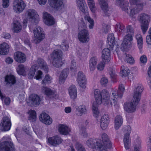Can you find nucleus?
I'll return each instance as SVG.
<instances>
[{
	"instance_id": "nucleus-1",
	"label": "nucleus",
	"mask_w": 151,
	"mask_h": 151,
	"mask_svg": "<svg viewBox=\"0 0 151 151\" xmlns=\"http://www.w3.org/2000/svg\"><path fill=\"white\" fill-rule=\"evenodd\" d=\"M94 96L96 102L93 104L92 110L93 116L97 118L99 114L98 107V105L102 103L104 105H108L109 102L110 95L109 92L106 89L102 90L101 92L99 89H96L94 91Z\"/></svg>"
},
{
	"instance_id": "nucleus-2",
	"label": "nucleus",
	"mask_w": 151,
	"mask_h": 151,
	"mask_svg": "<svg viewBox=\"0 0 151 151\" xmlns=\"http://www.w3.org/2000/svg\"><path fill=\"white\" fill-rule=\"evenodd\" d=\"M102 140L98 139L90 138L86 141L87 145L90 148L101 151H108L107 149H110L112 144L107 135L103 133L101 135Z\"/></svg>"
},
{
	"instance_id": "nucleus-3",
	"label": "nucleus",
	"mask_w": 151,
	"mask_h": 151,
	"mask_svg": "<svg viewBox=\"0 0 151 151\" xmlns=\"http://www.w3.org/2000/svg\"><path fill=\"white\" fill-rule=\"evenodd\" d=\"M143 90V87L138 86L134 91V94L132 101L130 102L124 103V108L127 112L131 113L134 112L136 106L139 104L141 98V94Z\"/></svg>"
},
{
	"instance_id": "nucleus-4",
	"label": "nucleus",
	"mask_w": 151,
	"mask_h": 151,
	"mask_svg": "<svg viewBox=\"0 0 151 151\" xmlns=\"http://www.w3.org/2000/svg\"><path fill=\"white\" fill-rule=\"evenodd\" d=\"M101 9L104 12V14L106 16H109L110 14L108 13L109 11L108 0H98ZM116 5L121 7L122 10L127 12L128 13V6L129 3L128 1H124V0H116Z\"/></svg>"
},
{
	"instance_id": "nucleus-5",
	"label": "nucleus",
	"mask_w": 151,
	"mask_h": 151,
	"mask_svg": "<svg viewBox=\"0 0 151 151\" xmlns=\"http://www.w3.org/2000/svg\"><path fill=\"white\" fill-rule=\"evenodd\" d=\"M126 32L127 34L125 36L121 45V49L123 51H127L130 48L132 45L134 31L132 26L128 25L126 27Z\"/></svg>"
},
{
	"instance_id": "nucleus-6",
	"label": "nucleus",
	"mask_w": 151,
	"mask_h": 151,
	"mask_svg": "<svg viewBox=\"0 0 151 151\" xmlns=\"http://www.w3.org/2000/svg\"><path fill=\"white\" fill-rule=\"evenodd\" d=\"M115 42V38L113 33L108 34L107 38V46L102 51V58L104 60L109 61L110 59V51L113 50Z\"/></svg>"
},
{
	"instance_id": "nucleus-7",
	"label": "nucleus",
	"mask_w": 151,
	"mask_h": 151,
	"mask_svg": "<svg viewBox=\"0 0 151 151\" xmlns=\"http://www.w3.org/2000/svg\"><path fill=\"white\" fill-rule=\"evenodd\" d=\"M63 52L60 50H55L50 54V61L53 66L59 68L62 66L64 63L62 61Z\"/></svg>"
},
{
	"instance_id": "nucleus-8",
	"label": "nucleus",
	"mask_w": 151,
	"mask_h": 151,
	"mask_svg": "<svg viewBox=\"0 0 151 151\" xmlns=\"http://www.w3.org/2000/svg\"><path fill=\"white\" fill-rule=\"evenodd\" d=\"M124 90V86L123 84H121L119 86L118 90L113 89L111 91V96L113 97V98H111L110 100V104L111 106H119L118 104H117V99L122 98Z\"/></svg>"
},
{
	"instance_id": "nucleus-9",
	"label": "nucleus",
	"mask_w": 151,
	"mask_h": 151,
	"mask_svg": "<svg viewBox=\"0 0 151 151\" xmlns=\"http://www.w3.org/2000/svg\"><path fill=\"white\" fill-rule=\"evenodd\" d=\"M150 17L149 15L145 13L140 14L138 17V19L141 23V28L143 33H145L149 26V20Z\"/></svg>"
},
{
	"instance_id": "nucleus-10",
	"label": "nucleus",
	"mask_w": 151,
	"mask_h": 151,
	"mask_svg": "<svg viewBox=\"0 0 151 151\" xmlns=\"http://www.w3.org/2000/svg\"><path fill=\"white\" fill-rule=\"evenodd\" d=\"M124 134L123 141L124 147L126 150L129 149L131 144V140L129 139L130 134L131 132V129L129 125L125 126L122 129Z\"/></svg>"
},
{
	"instance_id": "nucleus-11",
	"label": "nucleus",
	"mask_w": 151,
	"mask_h": 151,
	"mask_svg": "<svg viewBox=\"0 0 151 151\" xmlns=\"http://www.w3.org/2000/svg\"><path fill=\"white\" fill-rule=\"evenodd\" d=\"M34 35L35 39L34 41L36 44L39 43L45 37L44 31L41 27L36 26L33 30Z\"/></svg>"
},
{
	"instance_id": "nucleus-12",
	"label": "nucleus",
	"mask_w": 151,
	"mask_h": 151,
	"mask_svg": "<svg viewBox=\"0 0 151 151\" xmlns=\"http://www.w3.org/2000/svg\"><path fill=\"white\" fill-rule=\"evenodd\" d=\"M13 9L17 13L22 12L25 9L26 4L22 0H14L13 2Z\"/></svg>"
},
{
	"instance_id": "nucleus-13",
	"label": "nucleus",
	"mask_w": 151,
	"mask_h": 151,
	"mask_svg": "<svg viewBox=\"0 0 151 151\" xmlns=\"http://www.w3.org/2000/svg\"><path fill=\"white\" fill-rule=\"evenodd\" d=\"M0 151H15L13 143L11 141H0Z\"/></svg>"
},
{
	"instance_id": "nucleus-14",
	"label": "nucleus",
	"mask_w": 151,
	"mask_h": 151,
	"mask_svg": "<svg viewBox=\"0 0 151 151\" xmlns=\"http://www.w3.org/2000/svg\"><path fill=\"white\" fill-rule=\"evenodd\" d=\"M43 88L45 95L46 96L45 99L46 100H50L54 99H58L59 96L55 93V91H53L46 86L44 87Z\"/></svg>"
},
{
	"instance_id": "nucleus-15",
	"label": "nucleus",
	"mask_w": 151,
	"mask_h": 151,
	"mask_svg": "<svg viewBox=\"0 0 151 151\" xmlns=\"http://www.w3.org/2000/svg\"><path fill=\"white\" fill-rule=\"evenodd\" d=\"M78 37L79 41L82 42H85L89 40V36L88 30L83 29L80 31Z\"/></svg>"
},
{
	"instance_id": "nucleus-16",
	"label": "nucleus",
	"mask_w": 151,
	"mask_h": 151,
	"mask_svg": "<svg viewBox=\"0 0 151 151\" xmlns=\"http://www.w3.org/2000/svg\"><path fill=\"white\" fill-rule=\"evenodd\" d=\"M43 18L44 23L47 26H52L55 23V20L53 17L47 12H45L43 13Z\"/></svg>"
},
{
	"instance_id": "nucleus-17",
	"label": "nucleus",
	"mask_w": 151,
	"mask_h": 151,
	"mask_svg": "<svg viewBox=\"0 0 151 151\" xmlns=\"http://www.w3.org/2000/svg\"><path fill=\"white\" fill-rule=\"evenodd\" d=\"M77 81L80 86L85 88L86 87V78L82 72L79 71L78 74Z\"/></svg>"
},
{
	"instance_id": "nucleus-18",
	"label": "nucleus",
	"mask_w": 151,
	"mask_h": 151,
	"mask_svg": "<svg viewBox=\"0 0 151 151\" xmlns=\"http://www.w3.org/2000/svg\"><path fill=\"white\" fill-rule=\"evenodd\" d=\"M2 121L0 125L3 128V130L5 131L9 130L11 126L10 119L8 117L6 116L3 117L2 119Z\"/></svg>"
},
{
	"instance_id": "nucleus-19",
	"label": "nucleus",
	"mask_w": 151,
	"mask_h": 151,
	"mask_svg": "<svg viewBox=\"0 0 151 151\" xmlns=\"http://www.w3.org/2000/svg\"><path fill=\"white\" fill-rule=\"evenodd\" d=\"M48 143L52 145L55 146L62 143L63 140L58 135L49 137L47 140Z\"/></svg>"
},
{
	"instance_id": "nucleus-20",
	"label": "nucleus",
	"mask_w": 151,
	"mask_h": 151,
	"mask_svg": "<svg viewBox=\"0 0 151 151\" xmlns=\"http://www.w3.org/2000/svg\"><path fill=\"white\" fill-rule=\"evenodd\" d=\"M48 3L52 8L58 10L62 6L63 0H48Z\"/></svg>"
},
{
	"instance_id": "nucleus-21",
	"label": "nucleus",
	"mask_w": 151,
	"mask_h": 151,
	"mask_svg": "<svg viewBox=\"0 0 151 151\" xmlns=\"http://www.w3.org/2000/svg\"><path fill=\"white\" fill-rule=\"evenodd\" d=\"M14 58L15 61L20 63H23L26 60L25 54L20 51L16 52L14 53Z\"/></svg>"
},
{
	"instance_id": "nucleus-22",
	"label": "nucleus",
	"mask_w": 151,
	"mask_h": 151,
	"mask_svg": "<svg viewBox=\"0 0 151 151\" xmlns=\"http://www.w3.org/2000/svg\"><path fill=\"white\" fill-rule=\"evenodd\" d=\"M39 119L40 121L46 125H50L52 122L51 118L45 112H43L40 114Z\"/></svg>"
},
{
	"instance_id": "nucleus-23",
	"label": "nucleus",
	"mask_w": 151,
	"mask_h": 151,
	"mask_svg": "<svg viewBox=\"0 0 151 151\" xmlns=\"http://www.w3.org/2000/svg\"><path fill=\"white\" fill-rule=\"evenodd\" d=\"M29 100L31 104L34 106L39 105L41 101L40 96L35 93L32 94L30 96Z\"/></svg>"
},
{
	"instance_id": "nucleus-24",
	"label": "nucleus",
	"mask_w": 151,
	"mask_h": 151,
	"mask_svg": "<svg viewBox=\"0 0 151 151\" xmlns=\"http://www.w3.org/2000/svg\"><path fill=\"white\" fill-rule=\"evenodd\" d=\"M27 15L29 18L33 21L36 23H37L39 20V16L35 10L29 9L27 11Z\"/></svg>"
},
{
	"instance_id": "nucleus-25",
	"label": "nucleus",
	"mask_w": 151,
	"mask_h": 151,
	"mask_svg": "<svg viewBox=\"0 0 151 151\" xmlns=\"http://www.w3.org/2000/svg\"><path fill=\"white\" fill-rule=\"evenodd\" d=\"M4 81L7 85L11 86L15 84L16 82V78L13 75H7L4 77Z\"/></svg>"
},
{
	"instance_id": "nucleus-26",
	"label": "nucleus",
	"mask_w": 151,
	"mask_h": 151,
	"mask_svg": "<svg viewBox=\"0 0 151 151\" xmlns=\"http://www.w3.org/2000/svg\"><path fill=\"white\" fill-rule=\"evenodd\" d=\"M109 116L108 114L103 115L100 120V126L102 129H105L107 127L109 121Z\"/></svg>"
},
{
	"instance_id": "nucleus-27",
	"label": "nucleus",
	"mask_w": 151,
	"mask_h": 151,
	"mask_svg": "<svg viewBox=\"0 0 151 151\" xmlns=\"http://www.w3.org/2000/svg\"><path fill=\"white\" fill-rule=\"evenodd\" d=\"M9 45L6 42H3L0 44V55H5L7 54L9 51Z\"/></svg>"
},
{
	"instance_id": "nucleus-28",
	"label": "nucleus",
	"mask_w": 151,
	"mask_h": 151,
	"mask_svg": "<svg viewBox=\"0 0 151 151\" xmlns=\"http://www.w3.org/2000/svg\"><path fill=\"white\" fill-rule=\"evenodd\" d=\"M69 93L70 98L75 99L77 96V89L75 85H72L69 87Z\"/></svg>"
},
{
	"instance_id": "nucleus-29",
	"label": "nucleus",
	"mask_w": 151,
	"mask_h": 151,
	"mask_svg": "<svg viewBox=\"0 0 151 151\" xmlns=\"http://www.w3.org/2000/svg\"><path fill=\"white\" fill-rule=\"evenodd\" d=\"M68 68L64 69L61 72L59 78V82L60 83H63L66 79L69 73Z\"/></svg>"
},
{
	"instance_id": "nucleus-30",
	"label": "nucleus",
	"mask_w": 151,
	"mask_h": 151,
	"mask_svg": "<svg viewBox=\"0 0 151 151\" xmlns=\"http://www.w3.org/2000/svg\"><path fill=\"white\" fill-rule=\"evenodd\" d=\"M37 62L40 68L43 70L45 73L48 71V65L45 61L41 58H39L37 60Z\"/></svg>"
},
{
	"instance_id": "nucleus-31",
	"label": "nucleus",
	"mask_w": 151,
	"mask_h": 151,
	"mask_svg": "<svg viewBox=\"0 0 151 151\" xmlns=\"http://www.w3.org/2000/svg\"><path fill=\"white\" fill-rule=\"evenodd\" d=\"M87 110L86 106L83 105L77 106L76 110V114L77 116H81L83 114H85Z\"/></svg>"
},
{
	"instance_id": "nucleus-32",
	"label": "nucleus",
	"mask_w": 151,
	"mask_h": 151,
	"mask_svg": "<svg viewBox=\"0 0 151 151\" xmlns=\"http://www.w3.org/2000/svg\"><path fill=\"white\" fill-rule=\"evenodd\" d=\"M29 114L28 119L31 122L35 123L37 119V113L35 110H30L28 112Z\"/></svg>"
},
{
	"instance_id": "nucleus-33",
	"label": "nucleus",
	"mask_w": 151,
	"mask_h": 151,
	"mask_svg": "<svg viewBox=\"0 0 151 151\" xmlns=\"http://www.w3.org/2000/svg\"><path fill=\"white\" fill-rule=\"evenodd\" d=\"M123 123V119L121 116L117 115L114 120V127L116 130L118 129Z\"/></svg>"
},
{
	"instance_id": "nucleus-34",
	"label": "nucleus",
	"mask_w": 151,
	"mask_h": 151,
	"mask_svg": "<svg viewBox=\"0 0 151 151\" xmlns=\"http://www.w3.org/2000/svg\"><path fill=\"white\" fill-rule=\"evenodd\" d=\"M22 28V25L17 20L14 21L13 29L14 32H19L21 30Z\"/></svg>"
},
{
	"instance_id": "nucleus-35",
	"label": "nucleus",
	"mask_w": 151,
	"mask_h": 151,
	"mask_svg": "<svg viewBox=\"0 0 151 151\" xmlns=\"http://www.w3.org/2000/svg\"><path fill=\"white\" fill-rule=\"evenodd\" d=\"M97 59L96 57H93L89 60V68L91 71H93L96 68L97 64Z\"/></svg>"
},
{
	"instance_id": "nucleus-36",
	"label": "nucleus",
	"mask_w": 151,
	"mask_h": 151,
	"mask_svg": "<svg viewBox=\"0 0 151 151\" xmlns=\"http://www.w3.org/2000/svg\"><path fill=\"white\" fill-rule=\"evenodd\" d=\"M130 70L128 67L124 65L121 66L120 73L122 77L128 76L130 73Z\"/></svg>"
},
{
	"instance_id": "nucleus-37",
	"label": "nucleus",
	"mask_w": 151,
	"mask_h": 151,
	"mask_svg": "<svg viewBox=\"0 0 151 151\" xmlns=\"http://www.w3.org/2000/svg\"><path fill=\"white\" fill-rule=\"evenodd\" d=\"M136 38L137 40V44L138 48L140 50L142 49L143 40L141 35L137 34L136 35Z\"/></svg>"
},
{
	"instance_id": "nucleus-38",
	"label": "nucleus",
	"mask_w": 151,
	"mask_h": 151,
	"mask_svg": "<svg viewBox=\"0 0 151 151\" xmlns=\"http://www.w3.org/2000/svg\"><path fill=\"white\" fill-rule=\"evenodd\" d=\"M68 127L63 124H61L59 127L58 130L60 133L63 135H66L68 133Z\"/></svg>"
},
{
	"instance_id": "nucleus-39",
	"label": "nucleus",
	"mask_w": 151,
	"mask_h": 151,
	"mask_svg": "<svg viewBox=\"0 0 151 151\" xmlns=\"http://www.w3.org/2000/svg\"><path fill=\"white\" fill-rule=\"evenodd\" d=\"M52 79V78L49 74H46L42 81V83L45 86L48 85L51 83Z\"/></svg>"
},
{
	"instance_id": "nucleus-40",
	"label": "nucleus",
	"mask_w": 151,
	"mask_h": 151,
	"mask_svg": "<svg viewBox=\"0 0 151 151\" xmlns=\"http://www.w3.org/2000/svg\"><path fill=\"white\" fill-rule=\"evenodd\" d=\"M77 4L79 9L83 13L85 12L84 3H85L84 0H76Z\"/></svg>"
},
{
	"instance_id": "nucleus-41",
	"label": "nucleus",
	"mask_w": 151,
	"mask_h": 151,
	"mask_svg": "<svg viewBox=\"0 0 151 151\" xmlns=\"http://www.w3.org/2000/svg\"><path fill=\"white\" fill-rule=\"evenodd\" d=\"M87 2L91 11L92 13H94L96 11V8L94 0H88Z\"/></svg>"
},
{
	"instance_id": "nucleus-42",
	"label": "nucleus",
	"mask_w": 151,
	"mask_h": 151,
	"mask_svg": "<svg viewBox=\"0 0 151 151\" xmlns=\"http://www.w3.org/2000/svg\"><path fill=\"white\" fill-rule=\"evenodd\" d=\"M17 70L18 73L19 75L23 76L25 73V68L22 64H20L18 65Z\"/></svg>"
},
{
	"instance_id": "nucleus-43",
	"label": "nucleus",
	"mask_w": 151,
	"mask_h": 151,
	"mask_svg": "<svg viewBox=\"0 0 151 151\" xmlns=\"http://www.w3.org/2000/svg\"><path fill=\"white\" fill-rule=\"evenodd\" d=\"M38 69L37 67L35 65H32L30 68L29 71L28 75L32 77H33L35 72Z\"/></svg>"
},
{
	"instance_id": "nucleus-44",
	"label": "nucleus",
	"mask_w": 151,
	"mask_h": 151,
	"mask_svg": "<svg viewBox=\"0 0 151 151\" xmlns=\"http://www.w3.org/2000/svg\"><path fill=\"white\" fill-rule=\"evenodd\" d=\"M126 57L125 58V60L127 63H129L130 64H133L134 63V60L133 58V57L130 55L127 54L126 53Z\"/></svg>"
},
{
	"instance_id": "nucleus-45",
	"label": "nucleus",
	"mask_w": 151,
	"mask_h": 151,
	"mask_svg": "<svg viewBox=\"0 0 151 151\" xmlns=\"http://www.w3.org/2000/svg\"><path fill=\"white\" fill-rule=\"evenodd\" d=\"M84 18L85 20H87L90 23L89 26V28L90 29H92L93 27L94 23L93 20L92 19L90 16L87 15L85 16Z\"/></svg>"
},
{
	"instance_id": "nucleus-46",
	"label": "nucleus",
	"mask_w": 151,
	"mask_h": 151,
	"mask_svg": "<svg viewBox=\"0 0 151 151\" xmlns=\"http://www.w3.org/2000/svg\"><path fill=\"white\" fill-rule=\"evenodd\" d=\"M71 71H72L73 70H74V72L76 71L77 67L76 66V63L74 60H72L71 62V66L70 68Z\"/></svg>"
},
{
	"instance_id": "nucleus-47",
	"label": "nucleus",
	"mask_w": 151,
	"mask_h": 151,
	"mask_svg": "<svg viewBox=\"0 0 151 151\" xmlns=\"http://www.w3.org/2000/svg\"><path fill=\"white\" fill-rule=\"evenodd\" d=\"M42 74L43 73L40 70H38L36 72L34 78L37 80H39L42 78Z\"/></svg>"
},
{
	"instance_id": "nucleus-48",
	"label": "nucleus",
	"mask_w": 151,
	"mask_h": 151,
	"mask_svg": "<svg viewBox=\"0 0 151 151\" xmlns=\"http://www.w3.org/2000/svg\"><path fill=\"white\" fill-rule=\"evenodd\" d=\"M80 132L81 133V135L84 137H86L87 136V133L86 131V127L85 126H82L80 129Z\"/></svg>"
},
{
	"instance_id": "nucleus-49",
	"label": "nucleus",
	"mask_w": 151,
	"mask_h": 151,
	"mask_svg": "<svg viewBox=\"0 0 151 151\" xmlns=\"http://www.w3.org/2000/svg\"><path fill=\"white\" fill-rule=\"evenodd\" d=\"M148 32L149 35L147 36L146 41L148 44L151 45V27L150 28Z\"/></svg>"
},
{
	"instance_id": "nucleus-50",
	"label": "nucleus",
	"mask_w": 151,
	"mask_h": 151,
	"mask_svg": "<svg viewBox=\"0 0 151 151\" xmlns=\"http://www.w3.org/2000/svg\"><path fill=\"white\" fill-rule=\"evenodd\" d=\"M105 63L104 61L100 62L97 65V68L98 70H102L104 69L105 67Z\"/></svg>"
},
{
	"instance_id": "nucleus-51",
	"label": "nucleus",
	"mask_w": 151,
	"mask_h": 151,
	"mask_svg": "<svg viewBox=\"0 0 151 151\" xmlns=\"http://www.w3.org/2000/svg\"><path fill=\"white\" fill-rule=\"evenodd\" d=\"M76 147L77 151H86L84 147L81 144H76Z\"/></svg>"
},
{
	"instance_id": "nucleus-52",
	"label": "nucleus",
	"mask_w": 151,
	"mask_h": 151,
	"mask_svg": "<svg viewBox=\"0 0 151 151\" xmlns=\"http://www.w3.org/2000/svg\"><path fill=\"white\" fill-rule=\"evenodd\" d=\"M108 82V79L105 77H103L101 79L100 83L101 84L104 86H105Z\"/></svg>"
},
{
	"instance_id": "nucleus-53",
	"label": "nucleus",
	"mask_w": 151,
	"mask_h": 151,
	"mask_svg": "<svg viewBox=\"0 0 151 151\" xmlns=\"http://www.w3.org/2000/svg\"><path fill=\"white\" fill-rule=\"evenodd\" d=\"M110 75L112 81L113 82H116L117 81L116 79V75L115 73H114L113 72H111Z\"/></svg>"
},
{
	"instance_id": "nucleus-54",
	"label": "nucleus",
	"mask_w": 151,
	"mask_h": 151,
	"mask_svg": "<svg viewBox=\"0 0 151 151\" xmlns=\"http://www.w3.org/2000/svg\"><path fill=\"white\" fill-rule=\"evenodd\" d=\"M2 6L4 8H7L9 4V0H2Z\"/></svg>"
},
{
	"instance_id": "nucleus-55",
	"label": "nucleus",
	"mask_w": 151,
	"mask_h": 151,
	"mask_svg": "<svg viewBox=\"0 0 151 151\" xmlns=\"http://www.w3.org/2000/svg\"><path fill=\"white\" fill-rule=\"evenodd\" d=\"M140 62L143 63H145L147 62V59L146 56L145 55L141 56L140 58Z\"/></svg>"
},
{
	"instance_id": "nucleus-56",
	"label": "nucleus",
	"mask_w": 151,
	"mask_h": 151,
	"mask_svg": "<svg viewBox=\"0 0 151 151\" xmlns=\"http://www.w3.org/2000/svg\"><path fill=\"white\" fill-rule=\"evenodd\" d=\"M119 29H118V31L120 33H123L124 30L125 29V26L122 24H120V23H119Z\"/></svg>"
},
{
	"instance_id": "nucleus-57",
	"label": "nucleus",
	"mask_w": 151,
	"mask_h": 151,
	"mask_svg": "<svg viewBox=\"0 0 151 151\" xmlns=\"http://www.w3.org/2000/svg\"><path fill=\"white\" fill-rule=\"evenodd\" d=\"M4 104L7 106L9 105L11 102V99L9 97H5L4 98Z\"/></svg>"
},
{
	"instance_id": "nucleus-58",
	"label": "nucleus",
	"mask_w": 151,
	"mask_h": 151,
	"mask_svg": "<svg viewBox=\"0 0 151 151\" xmlns=\"http://www.w3.org/2000/svg\"><path fill=\"white\" fill-rule=\"evenodd\" d=\"M136 141L137 142L138 141L139 142L138 143V146L137 145H136L134 147V151H139V147L140 146L141 142L139 141V138H137L136 139Z\"/></svg>"
},
{
	"instance_id": "nucleus-59",
	"label": "nucleus",
	"mask_w": 151,
	"mask_h": 151,
	"mask_svg": "<svg viewBox=\"0 0 151 151\" xmlns=\"http://www.w3.org/2000/svg\"><path fill=\"white\" fill-rule=\"evenodd\" d=\"M62 45L63 50V51H67L69 47L68 44L66 43L65 42H63Z\"/></svg>"
},
{
	"instance_id": "nucleus-60",
	"label": "nucleus",
	"mask_w": 151,
	"mask_h": 151,
	"mask_svg": "<svg viewBox=\"0 0 151 151\" xmlns=\"http://www.w3.org/2000/svg\"><path fill=\"white\" fill-rule=\"evenodd\" d=\"M5 61L8 64H11L13 61V59L10 57H8L6 58Z\"/></svg>"
},
{
	"instance_id": "nucleus-61",
	"label": "nucleus",
	"mask_w": 151,
	"mask_h": 151,
	"mask_svg": "<svg viewBox=\"0 0 151 151\" xmlns=\"http://www.w3.org/2000/svg\"><path fill=\"white\" fill-rule=\"evenodd\" d=\"M72 109L70 107H66L64 109L65 112L66 113H69L71 112Z\"/></svg>"
},
{
	"instance_id": "nucleus-62",
	"label": "nucleus",
	"mask_w": 151,
	"mask_h": 151,
	"mask_svg": "<svg viewBox=\"0 0 151 151\" xmlns=\"http://www.w3.org/2000/svg\"><path fill=\"white\" fill-rule=\"evenodd\" d=\"M24 43L25 44L27 45L29 47H30V48L32 47V46L31 45V42L30 40H25L24 41Z\"/></svg>"
},
{
	"instance_id": "nucleus-63",
	"label": "nucleus",
	"mask_w": 151,
	"mask_h": 151,
	"mask_svg": "<svg viewBox=\"0 0 151 151\" xmlns=\"http://www.w3.org/2000/svg\"><path fill=\"white\" fill-rule=\"evenodd\" d=\"M40 5H44L46 3L47 0H37Z\"/></svg>"
},
{
	"instance_id": "nucleus-64",
	"label": "nucleus",
	"mask_w": 151,
	"mask_h": 151,
	"mask_svg": "<svg viewBox=\"0 0 151 151\" xmlns=\"http://www.w3.org/2000/svg\"><path fill=\"white\" fill-rule=\"evenodd\" d=\"M3 35L4 38L6 39H9L11 37L10 34L7 33H4Z\"/></svg>"
}]
</instances>
